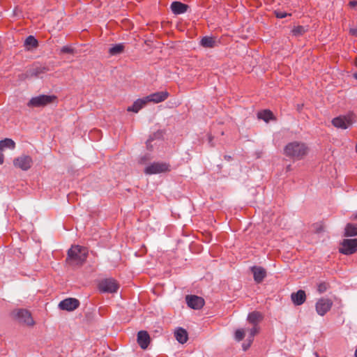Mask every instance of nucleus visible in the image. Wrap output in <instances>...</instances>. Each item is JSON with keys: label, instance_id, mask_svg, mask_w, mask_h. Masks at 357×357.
I'll return each instance as SVG.
<instances>
[{"label": "nucleus", "instance_id": "1", "mask_svg": "<svg viewBox=\"0 0 357 357\" xmlns=\"http://www.w3.org/2000/svg\"><path fill=\"white\" fill-rule=\"evenodd\" d=\"M308 146L303 142H291L288 143L284 148V154L294 160H301L307 155Z\"/></svg>", "mask_w": 357, "mask_h": 357}, {"label": "nucleus", "instance_id": "2", "mask_svg": "<svg viewBox=\"0 0 357 357\" xmlns=\"http://www.w3.org/2000/svg\"><path fill=\"white\" fill-rule=\"evenodd\" d=\"M88 249L78 245H72L68 251L66 261L70 266H81L86 261Z\"/></svg>", "mask_w": 357, "mask_h": 357}, {"label": "nucleus", "instance_id": "3", "mask_svg": "<svg viewBox=\"0 0 357 357\" xmlns=\"http://www.w3.org/2000/svg\"><path fill=\"white\" fill-rule=\"evenodd\" d=\"M11 316L18 322L29 326H32L35 324L30 312L25 309L14 310L11 312Z\"/></svg>", "mask_w": 357, "mask_h": 357}, {"label": "nucleus", "instance_id": "4", "mask_svg": "<svg viewBox=\"0 0 357 357\" xmlns=\"http://www.w3.org/2000/svg\"><path fill=\"white\" fill-rule=\"evenodd\" d=\"M169 171V164L165 162H153L144 169V173L149 175L161 174Z\"/></svg>", "mask_w": 357, "mask_h": 357}, {"label": "nucleus", "instance_id": "5", "mask_svg": "<svg viewBox=\"0 0 357 357\" xmlns=\"http://www.w3.org/2000/svg\"><path fill=\"white\" fill-rule=\"evenodd\" d=\"M56 97L55 96H49V95H40L38 96H36L32 98L27 105L29 107H44L51 102H52Z\"/></svg>", "mask_w": 357, "mask_h": 357}, {"label": "nucleus", "instance_id": "6", "mask_svg": "<svg viewBox=\"0 0 357 357\" xmlns=\"http://www.w3.org/2000/svg\"><path fill=\"white\" fill-rule=\"evenodd\" d=\"M119 288V284L112 278L104 279L98 284V289L102 293H115Z\"/></svg>", "mask_w": 357, "mask_h": 357}, {"label": "nucleus", "instance_id": "7", "mask_svg": "<svg viewBox=\"0 0 357 357\" xmlns=\"http://www.w3.org/2000/svg\"><path fill=\"white\" fill-rule=\"evenodd\" d=\"M13 165L15 167L23 171H27L33 165V160L31 156L22 155L14 159Z\"/></svg>", "mask_w": 357, "mask_h": 357}, {"label": "nucleus", "instance_id": "8", "mask_svg": "<svg viewBox=\"0 0 357 357\" xmlns=\"http://www.w3.org/2000/svg\"><path fill=\"white\" fill-rule=\"evenodd\" d=\"M357 250V238L354 239H344L341 243L340 252L349 255Z\"/></svg>", "mask_w": 357, "mask_h": 357}, {"label": "nucleus", "instance_id": "9", "mask_svg": "<svg viewBox=\"0 0 357 357\" xmlns=\"http://www.w3.org/2000/svg\"><path fill=\"white\" fill-rule=\"evenodd\" d=\"M353 123V115L339 116L332 120V124L337 128L347 129Z\"/></svg>", "mask_w": 357, "mask_h": 357}, {"label": "nucleus", "instance_id": "10", "mask_svg": "<svg viewBox=\"0 0 357 357\" xmlns=\"http://www.w3.org/2000/svg\"><path fill=\"white\" fill-rule=\"evenodd\" d=\"M333 305V302L328 299L322 298L316 303V311L320 316H324L329 311Z\"/></svg>", "mask_w": 357, "mask_h": 357}, {"label": "nucleus", "instance_id": "11", "mask_svg": "<svg viewBox=\"0 0 357 357\" xmlns=\"http://www.w3.org/2000/svg\"><path fill=\"white\" fill-rule=\"evenodd\" d=\"M79 305V301L73 298H68L61 301L59 304V307L61 310L66 311H73L77 309Z\"/></svg>", "mask_w": 357, "mask_h": 357}, {"label": "nucleus", "instance_id": "12", "mask_svg": "<svg viewBox=\"0 0 357 357\" xmlns=\"http://www.w3.org/2000/svg\"><path fill=\"white\" fill-rule=\"evenodd\" d=\"M185 300L188 305L192 309L199 310L204 305V300L198 296L190 295L186 296Z\"/></svg>", "mask_w": 357, "mask_h": 357}, {"label": "nucleus", "instance_id": "13", "mask_svg": "<svg viewBox=\"0 0 357 357\" xmlns=\"http://www.w3.org/2000/svg\"><path fill=\"white\" fill-rule=\"evenodd\" d=\"M169 97V93L166 91H158L150 94L145 97L147 102H153L154 103H159L163 102Z\"/></svg>", "mask_w": 357, "mask_h": 357}, {"label": "nucleus", "instance_id": "14", "mask_svg": "<svg viewBox=\"0 0 357 357\" xmlns=\"http://www.w3.org/2000/svg\"><path fill=\"white\" fill-rule=\"evenodd\" d=\"M251 271L253 274L254 280L258 284L261 283L267 275L266 269L261 266H252Z\"/></svg>", "mask_w": 357, "mask_h": 357}, {"label": "nucleus", "instance_id": "15", "mask_svg": "<svg viewBox=\"0 0 357 357\" xmlns=\"http://www.w3.org/2000/svg\"><path fill=\"white\" fill-rule=\"evenodd\" d=\"M137 343L140 347L145 349L148 347L150 343V336L145 331H140L137 333Z\"/></svg>", "mask_w": 357, "mask_h": 357}, {"label": "nucleus", "instance_id": "16", "mask_svg": "<svg viewBox=\"0 0 357 357\" xmlns=\"http://www.w3.org/2000/svg\"><path fill=\"white\" fill-rule=\"evenodd\" d=\"M170 8L174 14L181 15L185 13L188 10L189 6L188 5L180 1H174L171 3Z\"/></svg>", "mask_w": 357, "mask_h": 357}, {"label": "nucleus", "instance_id": "17", "mask_svg": "<svg viewBox=\"0 0 357 357\" xmlns=\"http://www.w3.org/2000/svg\"><path fill=\"white\" fill-rule=\"evenodd\" d=\"M291 298L294 305H301L306 300L305 292L303 290H298L297 292L291 294Z\"/></svg>", "mask_w": 357, "mask_h": 357}, {"label": "nucleus", "instance_id": "18", "mask_svg": "<svg viewBox=\"0 0 357 357\" xmlns=\"http://www.w3.org/2000/svg\"><path fill=\"white\" fill-rule=\"evenodd\" d=\"M147 103L145 97L143 98L137 99L134 102L132 106L128 108V112H138L142 108H143Z\"/></svg>", "mask_w": 357, "mask_h": 357}, {"label": "nucleus", "instance_id": "19", "mask_svg": "<svg viewBox=\"0 0 357 357\" xmlns=\"http://www.w3.org/2000/svg\"><path fill=\"white\" fill-rule=\"evenodd\" d=\"M263 319L261 313L257 311H254L249 313L248 316V321L253 326H257L258 323Z\"/></svg>", "mask_w": 357, "mask_h": 357}, {"label": "nucleus", "instance_id": "20", "mask_svg": "<svg viewBox=\"0 0 357 357\" xmlns=\"http://www.w3.org/2000/svg\"><path fill=\"white\" fill-rule=\"evenodd\" d=\"M174 336L176 340L181 344L185 343L188 338L187 331L182 328H178L176 330Z\"/></svg>", "mask_w": 357, "mask_h": 357}, {"label": "nucleus", "instance_id": "21", "mask_svg": "<svg viewBox=\"0 0 357 357\" xmlns=\"http://www.w3.org/2000/svg\"><path fill=\"white\" fill-rule=\"evenodd\" d=\"M200 45L206 48H213L215 45V40L212 37L204 36L201 39Z\"/></svg>", "mask_w": 357, "mask_h": 357}, {"label": "nucleus", "instance_id": "22", "mask_svg": "<svg viewBox=\"0 0 357 357\" xmlns=\"http://www.w3.org/2000/svg\"><path fill=\"white\" fill-rule=\"evenodd\" d=\"M15 148V142L9 138H6L0 141V150L3 151L5 149H14Z\"/></svg>", "mask_w": 357, "mask_h": 357}, {"label": "nucleus", "instance_id": "23", "mask_svg": "<svg viewBox=\"0 0 357 357\" xmlns=\"http://www.w3.org/2000/svg\"><path fill=\"white\" fill-rule=\"evenodd\" d=\"M344 236H357V225L355 224L349 223L345 227Z\"/></svg>", "mask_w": 357, "mask_h": 357}, {"label": "nucleus", "instance_id": "24", "mask_svg": "<svg viewBox=\"0 0 357 357\" xmlns=\"http://www.w3.org/2000/svg\"><path fill=\"white\" fill-rule=\"evenodd\" d=\"M38 40L33 36H29L24 41V46L27 48V50H30L31 48H36L38 47Z\"/></svg>", "mask_w": 357, "mask_h": 357}, {"label": "nucleus", "instance_id": "25", "mask_svg": "<svg viewBox=\"0 0 357 357\" xmlns=\"http://www.w3.org/2000/svg\"><path fill=\"white\" fill-rule=\"evenodd\" d=\"M259 119L264 120L266 122H268L270 120L273 119V114L270 110H263L259 112L257 114Z\"/></svg>", "mask_w": 357, "mask_h": 357}, {"label": "nucleus", "instance_id": "26", "mask_svg": "<svg viewBox=\"0 0 357 357\" xmlns=\"http://www.w3.org/2000/svg\"><path fill=\"white\" fill-rule=\"evenodd\" d=\"M162 137V132L161 131H158L153 134V135H151L149 139L146 141V146L149 149H152L153 145L151 143L155 139H160Z\"/></svg>", "mask_w": 357, "mask_h": 357}, {"label": "nucleus", "instance_id": "27", "mask_svg": "<svg viewBox=\"0 0 357 357\" xmlns=\"http://www.w3.org/2000/svg\"><path fill=\"white\" fill-rule=\"evenodd\" d=\"M124 45L122 43L116 44L109 50V53L111 55H116L123 52Z\"/></svg>", "mask_w": 357, "mask_h": 357}, {"label": "nucleus", "instance_id": "28", "mask_svg": "<svg viewBox=\"0 0 357 357\" xmlns=\"http://www.w3.org/2000/svg\"><path fill=\"white\" fill-rule=\"evenodd\" d=\"M305 32V29L303 26H295L293 30L292 33L294 36H301Z\"/></svg>", "mask_w": 357, "mask_h": 357}, {"label": "nucleus", "instance_id": "29", "mask_svg": "<svg viewBox=\"0 0 357 357\" xmlns=\"http://www.w3.org/2000/svg\"><path fill=\"white\" fill-rule=\"evenodd\" d=\"M259 332V327L257 326H253V327L249 331L248 340L252 342L255 335Z\"/></svg>", "mask_w": 357, "mask_h": 357}, {"label": "nucleus", "instance_id": "30", "mask_svg": "<svg viewBox=\"0 0 357 357\" xmlns=\"http://www.w3.org/2000/svg\"><path fill=\"white\" fill-rule=\"evenodd\" d=\"M245 332L243 329H238L235 332V339L237 341H241L244 338Z\"/></svg>", "mask_w": 357, "mask_h": 357}, {"label": "nucleus", "instance_id": "31", "mask_svg": "<svg viewBox=\"0 0 357 357\" xmlns=\"http://www.w3.org/2000/svg\"><path fill=\"white\" fill-rule=\"evenodd\" d=\"M328 287V284L327 283H326V282H321L317 286V291L320 294H322V293L325 292L327 290Z\"/></svg>", "mask_w": 357, "mask_h": 357}, {"label": "nucleus", "instance_id": "32", "mask_svg": "<svg viewBox=\"0 0 357 357\" xmlns=\"http://www.w3.org/2000/svg\"><path fill=\"white\" fill-rule=\"evenodd\" d=\"M75 52L74 49L70 46H63L61 49V52L63 54H73Z\"/></svg>", "mask_w": 357, "mask_h": 357}, {"label": "nucleus", "instance_id": "33", "mask_svg": "<svg viewBox=\"0 0 357 357\" xmlns=\"http://www.w3.org/2000/svg\"><path fill=\"white\" fill-rule=\"evenodd\" d=\"M276 17L280 19L286 17L288 14L285 12L278 11L275 13Z\"/></svg>", "mask_w": 357, "mask_h": 357}, {"label": "nucleus", "instance_id": "34", "mask_svg": "<svg viewBox=\"0 0 357 357\" xmlns=\"http://www.w3.org/2000/svg\"><path fill=\"white\" fill-rule=\"evenodd\" d=\"M43 73V70L40 68H37L35 69H33L32 72L31 73V75L37 76L38 74Z\"/></svg>", "mask_w": 357, "mask_h": 357}, {"label": "nucleus", "instance_id": "35", "mask_svg": "<svg viewBox=\"0 0 357 357\" xmlns=\"http://www.w3.org/2000/svg\"><path fill=\"white\" fill-rule=\"evenodd\" d=\"M349 6L352 8L357 7V0L350 1L349 2Z\"/></svg>", "mask_w": 357, "mask_h": 357}, {"label": "nucleus", "instance_id": "36", "mask_svg": "<svg viewBox=\"0 0 357 357\" xmlns=\"http://www.w3.org/2000/svg\"><path fill=\"white\" fill-rule=\"evenodd\" d=\"M350 33L354 36H357V26L350 29Z\"/></svg>", "mask_w": 357, "mask_h": 357}, {"label": "nucleus", "instance_id": "37", "mask_svg": "<svg viewBox=\"0 0 357 357\" xmlns=\"http://www.w3.org/2000/svg\"><path fill=\"white\" fill-rule=\"evenodd\" d=\"M149 159H150V158L149 155H145V156L141 158L140 162L144 163L146 160H149Z\"/></svg>", "mask_w": 357, "mask_h": 357}, {"label": "nucleus", "instance_id": "38", "mask_svg": "<svg viewBox=\"0 0 357 357\" xmlns=\"http://www.w3.org/2000/svg\"><path fill=\"white\" fill-rule=\"evenodd\" d=\"M4 161V156L3 153H0V165L3 164Z\"/></svg>", "mask_w": 357, "mask_h": 357}, {"label": "nucleus", "instance_id": "39", "mask_svg": "<svg viewBox=\"0 0 357 357\" xmlns=\"http://www.w3.org/2000/svg\"><path fill=\"white\" fill-rule=\"evenodd\" d=\"M252 342H249L248 346L243 344V349L244 350H246L250 346Z\"/></svg>", "mask_w": 357, "mask_h": 357}, {"label": "nucleus", "instance_id": "40", "mask_svg": "<svg viewBox=\"0 0 357 357\" xmlns=\"http://www.w3.org/2000/svg\"><path fill=\"white\" fill-rule=\"evenodd\" d=\"M208 141H209V143L211 144L212 137L211 136L208 137Z\"/></svg>", "mask_w": 357, "mask_h": 357}, {"label": "nucleus", "instance_id": "41", "mask_svg": "<svg viewBox=\"0 0 357 357\" xmlns=\"http://www.w3.org/2000/svg\"><path fill=\"white\" fill-rule=\"evenodd\" d=\"M225 158L226 159H227L228 160H230L231 157L230 156H227V155H225Z\"/></svg>", "mask_w": 357, "mask_h": 357}, {"label": "nucleus", "instance_id": "42", "mask_svg": "<svg viewBox=\"0 0 357 357\" xmlns=\"http://www.w3.org/2000/svg\"><path fill=\"white\" fill-rule=\"evenodd\" d=\"M354 356H355V357H357V349H356V351H355Z\"/></svg>", "mask_w": 357, "mask_h": 357}, {"label": "nucleus", "instance_id": "43", "mask_svg": "<svg viewBox=\"0 0 357 357\" xmlns=\"http://www.w3.org/2000/svg\"><path fill=\"white\" fill-rule=\"evenodd\" d=\"M355 65L357 67V58L355 59Z\"/></svg>", "mask_w": 357, "mask_h": 357}, {"label": "nucleus", "instance_id": "44", "mask_svg": "<svg viewBox=\"0 0 357 357\" xmlns=\"http://www.w3.org/2000/svg\"><path fill=\"white\" fill-rule=\"evenodd\" d=\"M355 78L357 79V74L354 75Z\"/></svg>", "mask_w": 357, "mask_h": 357}, {"label": "nucleus", "instance_id": "45", "mask_svg": "<svg viewBox=\"0 0 357 357\" xmlns=\"http://www.w3.org/2000/svg\"><path fill=\"white\" fill-rule=\"evenodd\" d=\"M290 167H291V166H290V165H289V166L287 167V169H290Z\"/></svg>", "mask_w": 357, "mask_h": 357}, {"label": "nucleus", "instance_id": "46", "mask_svg": "<svg viewBox=\"0 0 357 357\" xmlns=\"http://www.w3.org/2000/svg\"><path fill=\"white\" fill-rule=\"evenodd\" d=\"M356 151L357 152V144L356 145Z\"/></svg>", "mask_w": 357, "mask_h": 357}, {"label": "nucleus", "instance_id": "47", "mask_svg": "<svg viewBox=\"0 0 357 357\" xmlns=\"http://www.w3.org/2000/svg\"><path fill=\"white\" fill-rule=\"evenodd\" d=\"M355 218H357V214L355 215Z\"/></svg>", "mask_w": 357, "mask_h": 357}]
</instances>
